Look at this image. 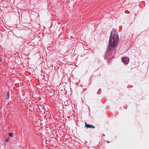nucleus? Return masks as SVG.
<instances>
[{"mask_svg": "<svg viewBox=\"0 0 149 149\" xmlns=\"http://www.w3.org/2000/svg\"><path fill=\"white\" fill-rule=\"evenodd\" d=\"M1 59L0 58V62H1Z\"/></svg>", "mask_w": 149, "mask_h": 149, "instance_id": "6e6552de", "label": "nucleus"}, {"mask_svg": "<svg viewBox=\"0 0 149 149\" xmlns=\"http://www.w3.org/2000/svg\"><path fill=\"white\" fill-rule=\"evenodd\" d=\"M118 35L115 31L113 30L111 33V36L110 38L109 44L111 46H116L118 41Z\"/></svg>", "mask_w": 149, "mask_h": 149, "instance_id": "f257e3e1", "label": "nucleus"}, {"mask_svg": "<svg viewBox=\"0 0 149 149\" xmlns=\"http://www.w3.org/2000/svg\"><path fill=\"white\" fill-rule=\"evenodd\" d=\"M9 138H8L7 139H5V141L6 142H8V141H9Z\"/></svg>", "mask_w": 149, "mask_h": 149, "instance_id": "423d86ee", "label": "nucleus"}, {"mask_svg": "<svg viewBox=\"0 0 149 149\" xmlns=\"http://www.w3.org/2000/svg\"><path fill=\"white\" fill-rule=\"evenodd\" d=\"M85 126L86 127V128H92L94 129L95 128V127L92 125H88L86 123H85Z\"/></svg>", "mask_w": 149, "mask_h": 149, "instance_id": "7ed1b4c3", "label": "nucleus"}, {"mask_svg": "<svg viewBox=\"0 0 149 149\" xmlns=\"http://www.w3.org/2000/svg\"><path fill=\"white\" fill-rule=\"evenodd\" d=\"M13 134L12 133H10L9 134V136L10 137L13 136Z\"/></svg>", "mask_w": 149, "mask_h": 149, "instance_id": "39448f33", "label": "nucleus"}, {"mask_svg": "<svg viewBox=\"0 0 149 149\" xmlns=\"http://www.w3.org/2000/svg\"><path fill=\"white\" fill-rule=\"evenodd\" d=\"M107 143H109V142L108 141H107Z\"/></svg>", "mask_w": 149, "mask_h": 149, "instance_id": "0eeeda50", "label": "nucleus"}, {"mask_svg": "<svg viewBox=\"0 0 149 149\" xmlns=\"http://www.w3.org/2000/svg\"><path fill=\"white\" fill-rule=\"evenodd\" d=\"M9 95H10V94H9V92H7V94H6V99H8L9 98Z\"/></svg>", "mask_w": 149, "mask_h": 149, "instance_id": "20e7f679", "label": "nucleus"}, {"mask_svg": "<svg viewBox=\"0 0 149 149\" xmlns=\"http://www.w3.org/2000/svg\"><path fill=\"white\" fill-rule=\"evenodd\" d=\"M122 61L124 63L127 64L129 63V59L128 58L125 57L123 58Z\"/></svg>", "mask_w": 149, "mask_h": 149, "instance_id": "f03ea898", "label": "nucleus"}]
</instances>
